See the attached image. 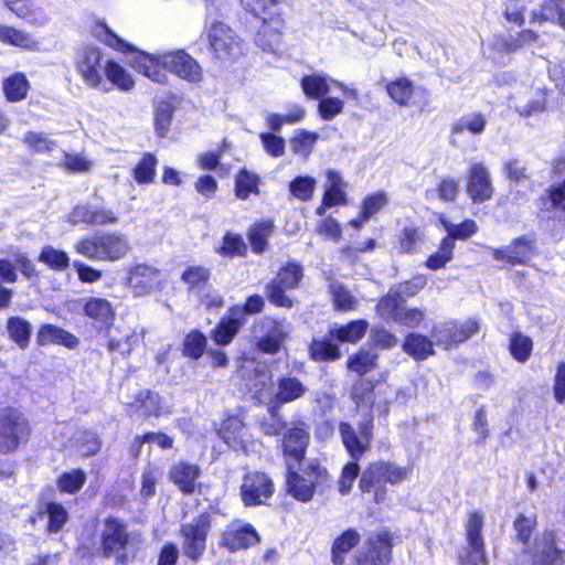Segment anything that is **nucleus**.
I'll return each instance as SVG.
<instances>
[{
  "label": "nucleus",
  "mask_w": 565,
  "mask_h": 565,
  "mask_svg": "<svg viewBox=\"0 0 565 565\" xmlns=\"http://www.w3.org/2000/svg\"><path fill=\"white\" fill-rule=\"evenodd\" d=\"M131 66L159 84H164L168 81L164 71H169L189 83H199L203 76L200 64L183 50L162 54L137 52L131 58Z\"/></svg>",
  "instance_id": "nucleus-1"
},
{
  "label": "nucleus",
  "mask_w": 565,
  "mask_h": 565,
  "mask_svg": "<svg viewBox=\"0 0 565 565\" xmlns=\"http://www.w3.org/2000/svg\"><path fill=\"white\" fill-rule=\"evenodd\" d=\"M139 543L140 534L129 532L122 521L116 518H108L105 521L100 534L102 551L105 557H114L116 563L126 564L129 559V554H134Z\"/></svg>",
  "instance_id": "nucleus-2"
},
{
  "label": "nucleus",
  "mask_w": 565,
  "mask_h": 565,
  "mask_svg": "<svg viewBox=\"0 0 565 565\" xmlns=\"http://www.w3.org/2000/svg\"><path fill=\"white\" fill-rule=\"evenodd\" d=\"M76 253L96 260H119L128 254L130 245L125 234L113 232L85 237L75 244Z\"/></svg>",
  "instance_id": "nucleus-3"
},
{
  "label": "nucleus",
  "mask_w": 565,
  "mask_h": 565,
  "mask_svg": "<svg viewBox=\"0 0 565 565\" xmlns=\"http://www.w3.org/2000/svg\"><path fill=\"white\" fill-rule=\"evenodd\" d=\"M408 469L393 462L379 461L370 465L362 473L359 487L363 492L374 491L375 501L384 499L385 484H397L408 476Z\"/></svg>",
  "instance_id": "nucleus-4"
},
{
  "label": "nucleus",
  "mask_w": 565,
  "mask_h": 565,
  "mask_svg": "<svg viewBox=\"0 0 565 565\" xmlns=\"http://www.w3.org/2000/svg\"><path fill=\"white\" fill-rule=\"evenodd\" d=\"M31 427L24 415L11 407L0 411V451L8 454L26 443Z\"/></svg>",
  "instance_id": "nucleus-5"
},
{
  "label": "nucleus",
  "mask_w": 565,
  "mask_h": 565,
  "mask_svg": "<svg viewBox=\"0 0 565 565\" xmlns=\"http://www.w3.org/2000/svg\"><path fill=\"white\" fill-rule=\"evenodd\" d=\"M106 61L102 51L95 46H83L75 55V68L83 83L92 88L107 90L104 74Z\"/></svg>",
  "instance_id": "nucleus-6"
},
{
  "label": "nucleus",
  "mask_w": 565,
  "mask_h": 565,
  "mask_svg": "<svg viewBox=\"0 0 565 565\" xmlns=\"http://www.w3.org/2000/svg\"><path fill=\"white\" fill-rule=\"evenodd\" d=\"M210 530L211 515L209 513H201L191 522L181 525L182 551L188 558L196 562L202 557Z\"/></svg>",
  "instance_id": "nucleus-7"
},
{
  "label": "nucleus",
  "mask_w": 565,
  "mask_h": 565,
  "mask_svg": "<svg viewBox=\"0 0 565 565\" xmlns=\"http://www.w3.org/2000/svg\"><path fill=\"white\" fill-rule=\"evenodd\" d=\"M290 331L286 320L263 317L253 326L257 348L264 353H276Z\"/></svg>",
  "instance_id": "nucleus-8"
},
{
  "label": "nucleus",
  "mask_w": 565,
  "mask_h": 565,
  "mask_svg": "<svg viewBox=\"0 0 565 565\" xmlns=\"http://www.w3.org/2000/svg\"><path fill=\"white\" fill-rule=\"evenodd\" d=\"M372 419L360 423L358 429L349 423H340L339 431L341 439L351 458L359 460L369 449L372 440Z\"/></svg>",
  "instance_id": "nucleus-9"
},
{
  "label": "nucleus",
  "mask_w": 565,
  "mask_h": 565,
  "mask_svg": "<svg viewBox=\"0 0 565 565\" xmlns=\"http://www.w3.org/2000/svg\"><path fill=\"white\" fill-rule=\"evenodd\" d=\"M392 536L383 530L372 534L356 555V565H386L391 561Z\"/></svg>",
  "instance_id": "nucleus-10"
},
{
  "label": "nucleus",
  "mask_w": 565,
  "mask_h": 565,
  "mask_svg": "<svg viewBox=\"0 0 565 565\" xmlns=\"http://www.w3.org/2000/svg\"><path fill=\"white\" fill-rule=\"evenodd\" d=\"M482 527L483 514L478 511L470 512L466 523L468 550L466 556L461 558V565H479L486 562Z\"/></svg>",
  "instance_id": "nucleus-11"
},
{
  "label": "nucleus",
  "mask_w": 565,
  "mask_h": 565,
  "mask_svg": "<svg viewBox=\"0 0 565 565\" xmlns=\"http://www.w3.org/2000/svg\"><path fill=\"white\" fill-rule=\"evenodd\" d=\"M209 40L215 56L220 60L237 57L243 52L241 39L222 22H216L211 26Z\"/></svg>",
  "instance_id": "nucleus-12"
},
{
  "label": "nucleus",
  "mask_w": 565,
  "mask_h": 565,
  "mask_svg": "<svg viewBox=\"0 0 565 565\" xmlns=\"http://www.w3.org/2000/svg\"><path fill=\"white\" fill-rule=\"evenodd\" d=\"M274 493V483L264 472H248L241 486V495L246 507L266 504Z\"/></svg>",
  "instance_id": "nucleus-13"
},
{
  "label": "nucleus",
  "mask_w": 565,
  "mask_h": 565,
  "mask_svg": "<svg viewBox=\"0 0 565 565\" xmlns=\"http://www.w3.org/2000/svg\"><path fill=\"white\" fill-rule=\"evenodd\" d=\"M308 469L310 472L305 471L308 477L300 476L296 471H292V469H289L287 478L289 493L303 502H307L312 498L315 487L323 480L327 473V471L317 462H310L308 465Z\"/></svg>",
  "instance_id": "nucleus-14"
},
{
  "label": "nucleus",
  "mask_w": 565,
  "mask_h": 565,
  "mask_svg": "<svg viewBox=\"0 0 565 565\" xmlns=\"http://www.w3.org/2000/svg\"><path fill=\"white\" fill-rule=\"evenodd\" d=\"M258 541V533L252 524L235 520L226 525L222 532L220 545L234 553L243 548H248Z\"/></svg>",
  "instance_id": "nucleus-15"
},
{
  "label": "nucleus",
  "mask_w": 565,
  "mask_h": 565,
  "mask_svg": "<svg viewBox=\"0 0 565 565\" xmlns=\"http://www.w3.org/2000/svg\"><path fill=\"white\" fill-rule=\"evenodd\" d=\"M479 329L478 321L468 319L463 322H446L434 328L433 337L438 345L448 349L469 339Z\"/></svg>",
  "instance_id": "nucleus-16"
},
{
  "label": "nucleus",
  "mask_w": 565,
  "mask_h": 565,
  "mask_svg": "<svg viewBox=\"0 0 565 565\" xmlns=\"http://www.w3.org/2000/svg\"><path fill=\"white\" fill-rule=\"evenodd\" d=\"M308 444L309 433L303 424L296 425L285 433L282 448L289 469H294L295 465L305 458Z\"/></svg>",
  "instance_id": "nucleus-17"
},
{
  "label": "nucleus",
  "mask_w": 565,
  "mask_h": 565,
  "mask_svg": "<svg viewBox=\"0 0 565 565\" xmlns=\"http://www.w3.org/2000/svg\"><path fill=\"white\" fill-rule=\"evenodd\" d=\"M563 552L556 546V535L553 531H544L535 537L532 551V565H563Z\"/></svg>",
  "instance_id": "nucleus-18"
},
{
  "label": "nucleus",
  "mask_w": 565,
  "mask_h": 565,
  "mask_svg": "<svg viewBox=\"0 0 565 565\" xmlns=\"http://www.w3.org/2000/svg\"><path fill=\"white\" fill-rule=\"evenodd\" d=\"M127 281L136 295H145L161 281V271L150 265L139 264L129 269Z\"/></svg>",
  "instance_id": "nucleus-19"
},
{
  "label": "nucleus",
  "mask_w": 565,
  "mask_h": 565,
  "mask_svg": "<svg viewBox=\"0 0 565 565\" xmlns=\"http://www.w3.org/2000/svg\"><path fill=\"white\" fill-rule=\"evenodd\" d=\"M467 190L473 201L483 202L492 196L490 173L483 162H475L470 166Z\"/></svg>",
  "instance_id": "nucleus-20"
},
{
  "label": "nucleus",
  "mask_w": 565,
  "mask_h": 565,
  "mask_svg": "<svg viewBox=\"0 0 565 565\" xmlns=\"http://www.w3.org/2000/svg\"><path fill=\"white\" fill-rule=\"evenodd\" d=\"M4 4L30 24L42 26L49 21L46 11L34 0H4Z\"/></svg>",
  "instance_id": "nucleus-21"
},
{
  "label": "nucleus",
  "mask_w": 565,
  "mask_h": 565,
  "mask_svg": "<svg viewBox=\"0 0 565 565\" xmlns=\"http://www.w3.org/2000/svg\"><path fill=\"white\" fill-rule=\"evenodd\" d=\"M201 476V469L195 463L179 461L174 463L169 472L172 482L184 493L191 494L195 491L196 480Z\"/></svg>",
  "instance_id": "nucleus-22"
},
{
  "label": "nucleus",
  "mask_w": 565,
  "mask_h": 565,
  "mask_svg": "<svg viewBox=\"0 0 565 565\" xmlns=\"http://www.w3.org/2000/svg\"><path fill=\"white\" fill-rule=\"evenodd\" d=\"M492 256L497 260H504L510 265L523 264L532 254V244L525 237H520L503 248H493Z\"/></svg>",
  "instance_id": "nucleus-23"
},
{
  "label": "nucleus",
  "mask_w": 565,
  "mask_h": 565,
  "mask_svg": "<svg viewBox=\"0 0 565 565\" xmlns=\"http://www.w3.org/2000/svg\"><path fill=\"white\" fill-rule=\"evenodd\" d=\"M218 436L234 449L245 448L247 430L244 423L236 416H230L221 423Z\"/></svg>",
  "instance_id": "nucleus-24"
},
{
  "label": "nucleus",
  "mask_w": 565,
  "mask_h": 565,
  "mask_svg": "<svg viewBox=\"0 0 565 565\" xmlns=\"http://www.w3.org/2000/svg\"><path fill=\"white\" fill-rule=\"evenodd\" d=\"M284 20L281 18L264 21L259 26L255 43L263 51L274 52L281 39Z\"/></svg>",
  "instance_id": "nucleus-25"
},
{
  "label": "nucleus",
  "mask_w": 565,
  "mask_h": 565,
  "mask_svg": "<svg viewBox=\"0 0 565 565\" xmlns=\"http://www.w3.org/2000/svg\"><path fill=\"white\" fill-rule=\"evenodd\" d=\"M128 407L131 412L143 409L146 416H160L166 412V402L156 392L140 390Z\"/></svg>",
  "instance_id": "nucleus-26"
},
{
  "label": "nucleus",
  "mask_w": 565,
  "mask_h": 565,
  "mask_svg": "<svg viewBox=\"0 0 565 565\" xmlns=\"http://www.w3.org/2000/svg\"><path fill=\"white\" fill-rule=\"evenodd\" d=\"M306 393V385L296 376L284 375L277 380L275 398L280 404L294 402Z\"/></svg>",
  "instance_id": "nucleus-27"
},
{
  "label": "nucleus",
  "mask_w": 565,
  "mask_h": 565,
  "mask_svg": "<svg viewBox=\"0 0 565 565\" xmlns=\"http://www.w3.org/2000/svg\"><path fill=\"white\" fill-rule=\"evenodd\" d=\"M85 315L93 319L99 329L108 328L115 318L110 302L102 298L89 299L84 307Z\"/></svg>",
  "instance_id": "nucleus-28"
},
{
  "label": "nucleus",
  "mask_w": 565,
  "mask_h": 565,
  "mask_svg": "<svg viewBox=\"0 0 565 565\" xmlns=\"http://www.w3.org/2000/svg\"><path fill=\"white\" fill-rule=\"evenodd\" d=\"M38 343L41 345L57 343L72 349L78 344V339L62 328L53 324H45L42 326L38 332Z\"/></svg>",
  "instance_id": "nucleus-29"
},
{
  "label": "nucleus",
  "mask_w": 565,
  "mask_h": 565,
  "mask_svg": "<svg viewBox=\"0 0 565 565\" xmlns=\"http://www.w3.org/2000/svg\"><path fill=\"white\" fill-rule=\"evenodd\" d=\"M433 341L418 333H409L404 343L403 350L415 360H425L434 354Z\"/></svg>",
  "instance_id": "nucleus-30"
},
{
  "label": "nucleus",
  "mask_w": 565,
  "mask_h": 565,
  "mask_svg": "<svg viewBox=\"0 0 565 565\" xmlns=\"http://www.w3.org/2000/svg\"><path fill=\"white\" fill-rule=\"evenodd\" d=\"M369 323L365 320L351 321L344 326H334L330 330V335L341 342L355 343L363 338Z\"/></svg>",
  "instance_id": "nucleus-31"
},
{
  "label": "nucleus",
  "mask_w": 565,
  "mask_h": 565,
  "mask_svg": "<svg viewBox=\"0 0 565 565\" xmlns=\"http://www.w3.org/2000/svg\"><path fill=\"white\" fill-rule=\"evenodd\" d=\"M0 41L26 50L39 47V42L29 33L3 24H0Z\"/></svg>",
  "instance_id": "nucleus-32"
},
{
  "label": "nucleus",
  "mask_w": 565,
  "mask_h": 565,
  "mask_svg": "<svg viewBox=\"0 0 565 565\" xmlns=\"http://www.w3.org/2000/svg\"><path fill=\"white\" fill-rule=\"evenodd\" d=\"M360 541V534L349 529L334 540L332 545V562L334 565H342L345 554L349 553Z\"/></svg>",
  "instance_id": "nucleus-33"
},
{
  "label": "nucleus",
  "mask_w": 565,
  "mask_h": 565,
  "mask_svg": "<svg viewBox=\"0 0 565 565\" xmlns=\"http://www.w3.org/2000/svg\"><path fill=\"white\" fill-rule=\"evenodd\" d=\"M243 8L262 21L280 18L277 0H241Z\"/></svg>",
  "instance_id": "nucleus-34"
},
{
  "label": "nucleus",
  "mask_w": 565,
  "mask_h": 565,
  "mask_svg": "<svg viewBox=\"0 0 565 565\" xmlns=\"http://www.w3.org/2000/svg\"><path fill=\"white\" fill-rule=\"evenodd\" d=\"M329 290L337 310L351 311L356 309L358 299L340 281L331 279Z\"/></svg>",
  "instance_id": "nucleus-35"
},
{
  "label": "nucleus",
  "mask_w": 565,
  "mask_h": 565,
  "mask_svg": "<svg viewBox=\"0 0 565 565\" xmlns=\"http://www.w3.org/2000/svg\"><path fill=\"white\" fill-rule=\"evenodd\" d=\"M319 135L306 129H297L290 139V147L294 153L307 159L312 152Z\"/></svg>",
  "instance_id": "nucleus-36"
},
{
  "label": "nucleus",
  "mask_w": 565,
  "mask_h": 565,
  "mask_svg": "<svg viewBox=\"0 0 565 565\" xmlns=\"http://www.w3.org/2000/svg\"><path fill=\"white\" fill-rule=\"evenodd\" d=\"M487 126V118L480 113H469L461 116L452 126V134L468 131L472 135H481Z\"/></svg>",
  "instance_id": "nucleus-37"
},
{
  "label": "nucleus",
  "mask_w": 565,
  "mask_h": 565,
  "mask_svg": "<svg viewBox=\"0 0 565 565\" xmlns=\"http://www.w3.org/2000/svg\"><path fill=\"white\" fill-rule=\"evenodd\" d=\"M258 175L243 169L235 178V194L238 199L246 200L252 193L258 194Z\"/></svg>",
  "instance_id": "nucleus-38"
},
{
  "label": "nucleus",
  "mask_w": 565,
  "mask_h": 565,
  "mask_svg": "<svg viewBox=\"0 0 565 565\" xmlns=\"http://www.w3.org/2000/svg\"><path fill=\"white\" fill-rule=\"evenodd\" d=\"M301 88L309 98H322L329 93V78L319 74L303 76Z\"/></svg>",
  "instance_id": "nucleus-39"
},
{
  "label": "nucleus",
  "mask_w": 565,
  "mask_h": 565,
  "mask_svg": "<svg viewBox=\"0 0 565 565\" xmlns=\"http://www.w3.org/2000/svg\"><path fill=\"white\" fill-rule=\"evenodd\" d=\"M107 79L121 90H130L135 82L131 75L118 63L107 60L105 74Z\"/></svg>",
  "instance_id": "nucleus-40"
},
{
  "label": "nucleus",
  "mask_w": 565,
  "mask_h": 565,
  "mask_svg": "<svg viewBox=\"0 0 565 565\" xmlns=\"http://www.w3.org/2000/svg\"><path fill=\"white\" fill-rule=\"evenodd\" d=\"M29 87V82L22 73L13 74L3 82V90L10 102H19L25 98Z\"/></svg>",
  "instance_id": "nucleus-41"
},
{
  "label": "nucleus",
  "mask_w": 565,
  "mask_h": 565,
  "mask_svg": "<svg viewBox=\"0 0 565 565\" xmlns=\"http://www.w3.org/2000/svg\"><path fill=\"white\" fill-rule=\"evenodd\" d=\"M247 252V246L239 234L227 232L223 238L216 253L223 257L233 258L236 256H244Z\"/></svg>",
  "instance_id": "nucleus-42"
},
{
  "label": "nucleus",
  "mask_w": 565,
  "mask_h": 565,
  "mask_svg": "<svg viewBox=\"0 0 565 565\" xmlns=\"http://www.w3.org/2000/svg\"><path fill=\"white\" fill-rule=\"evenodd\" d=\"M7 328L10 338L21 349H25L29 345L30 337L32 333V327L26 320L19 317H12L8 320Z\"/></svg>",
  "instance_id": "nucleus-43"
},
{
  "label": "nucleus",
  "mask_w": 565,
  "mask_h": 565,
  "mask_svg": "<svg viewBox=\"0 0 565 565\" xmlns=\"http://www.w3.org/2000/svg\"><path fill=\"white\" fill-rule=\"evenodd\" d=\"M38 259L49 268L57 271H63L70 266L68 255L64 250L56 249L50 245L42 248Z\"/></svg>",
  "instance_id": "nucleus-44"
},
{
  "label": "nucleus",
  "mask_w": 565,
  "mask_h": 565,
  "mask_svg": "<svg viewBox=\"0 0 565 565\" xmlns=\"http://www.w3.org/2000/svg\"><path fill=\"white\" fill-rule=\"evenodd\" d=\"M377 354L369 350H360L358 353L350 356L348 367L350 371L355 372L362 376L376 366Z\"/></svg>",
  "instance_id": "nucleus-45"
},
{
  "label": "nucleus",
  "mask_w": 565,
  "mask_h": 565,
  "mask_svg": "<svg viewBox=\"0 0 565 565\" xmlns=\"http://www.w3.org/2000/svg\"><path fill=\"white\" fill-rule=\"evenodd\" d=\"M455 242L451 237H444L438 252L431 254L427 260L426 266L431 270L444 268L454 256Z\"/></svg>",
  "instance_id": "nucleus-46"
},
{
  "label": "nucleus",
  "mask_w": 565,
  "mask_h": 565,
  "mask_svg": "<svg viewBox=\"0 0 565 565\" xmlns=\"http://www.w3.org/2000/svg\"><path fill=\"white\" fill-rule=\"evenodd\" d=\"M273 232V223L267 221L260 224L254 225L248 233V239L253 252L262 254L265 252L268 245V237Z\"/></svg>",
  "instance_id": "nucleus-47"
},
{
  "label": "nucleus",
  "mask_w": 565,
  "mask_h": 565,
  "mask_svg": "<svg viewBox=\"0 0 565 565\" xmlns=\"http://www.w3.org/2000/svg\"><path fill=\"white\" fill-rule=\"evenodd\" d=\"M415 89L414 84L407 78H398L386 85L387 94L399 105H406Z\"/></svg>",
  "instance_id": "nucleus-48"
},
{
  "label": "nucleus",
  "mask_w": 565,
  "mask_h": 565,
  "mask_svg": "<svg viewBox=\"0 0 565 565\" xmlns=\"http://www.w3.org/2000/svg\"><path fill=\"white\" fill-rule=\"evenodd\" d=\"M404 301L393 289L383 297L376 306L377 313L385 320L396 321V316L401 312Z\"/></svg>",
  "instance_id": "nucleus-49"
},
{
  "label": "nucleus",
  "mask_w": 565,
  "mask_h": 565,
  "mask_svg": "<svg viewBox=\"0 0 565 565\" xmlns=\"http://www.w3.org/2000/svg\"><path fill=\"white\" fill-rule=\"evenodd\" d=\"M316 185L313 177L299 175L289 183V191L294 198L305 202L313 196Z\"/></svg>",
  "instance_id": "nucleus-50"
},
{
  "label": "nucleus",
  "mask_w": 565,
  "mask_h": 565,
  "mask_svg": "<svg viewBox=\"0 0 565 565\" xmlns=\"http://www.w3.org/2000/svg\"><path fill=\"white\" fill-rule=\"evenodd\" d=\"M309 353L315 361H334L340 358L339 348L327 340H313Z\"/></svg>",
  "instance_id": "nucleus-51"
},
{
  "label": "nucleus",
  "mask_w": 565,
  "mask_h": 565,
  "mask_svg": "<svg viewBox=\"0 0 565 565\" xmlns=\"http://www.w3.org/2000/svg\"><path fill=\"white\" fill-rule=\"evenodd\" d=\"M157 158L152 153H145L134 169L135 180L142 183H151L156 175Z\"/></svg>",
  "instance_id": "nucleus-52"
},
{
  "label": "nucleus",
  "mask_w": 565,
  "mask_h": 565,
  "mask_svg": "<svg viewBox=\"0 0 565 565\" xmlns=\"http://www.w3.org/2000/svg\"><path fill=\"white\" fill-rule=\"evenodd\" d=\"M211 271L201 265H193L185 268L181 275V279L190 288H201L210 280Z\"/></svg>",
  "instance_id": "nucleus-53"
},
{
  "label": "nucleus",
  "mask_w": 565,
  "mask_h": 565,
  "mask_svg": "<svg viewBox=\"0 0 565 565\" xmlns=\"http://www.w3.org/2000/svg\"><path fill=\"white\" fill-rule=\"evenodd\" d=\"M533 349L532 340L521 333H514L510 339V352L512 356L524 363L529 360Z\"/></svg>",
  "instance_id": "nucleus-54"
},
{
  "label": "nucleus",
  "mask_w": 565,
  "mask_h": 565,
  "mask_svg": "<svg viewBox=\"0 0 565 565\" xmlns=\"http://www.w3.org/2000/svg\"><path fill=\"white\" fill-rule=\"evenodd\" d=\"M303 277V269L300 264L289 262L278 271L277 279L282 282L285 288H297Z\"/></svg>",
  "instance_id": "nucleus-55"
},
{
  "label": "nucleus",
  "mask_w": 565,
  "mask_h": 565,
  "mask_svg": "<svg viewBox=\"0 0 565 565\" xmlns=\"http://www.w3.org/2000/svg\"><path fill=\"white\" fill-rule=\"evenodd\" d=\"M527 94L531 98H529L526 102H523L521 98H519L516 104V109L522 116H530L535 111H541L545 105L544 93L541 88H531Z\"/></svg>",
  "instance_id": "nucleus-56"
},
{
  "label": "nucleus",
  "mask_w": 565,
  "mask_h": 565,
  "mask_svg": "<svg viewBox=\"0 0 565 565\" xmlns=\"http://www.w3.org/2000/svg\"><path fill=\"white\" fill-rule=\"evenodd\" d=\"M239 321L236 319L222 320L212 333L215 343L228 344L239 330Z\"/></svg>",
  "instance_id": "nucleus-57"
},
{
  "label": "nucleus",
  "mask_w": 565,
  "mask_h": 565,
  "mask_svg": "<svg viewBox=\"0 0 565 565\" xmlns=\"http://www.w3.org/2000/svg\"><path fill=\"white\" fill-rule=\"evenodd\" d=\"M94 34L97 39L104 42L106 45L117 51H130L132 47L117 34H115L106 24L100 23L96 25Z\"/></svg>",
  "instance_id": "nucleus-58"
},
{
  "label": "nucleus",
  "mask_w": 565,
  "mask_h": 565,
  "mask_svg": "<svg viewBox=\"0 0 565 565\" xmlns=\"http://www.w3.org/2000/svg\"><path fill=\"white\" fill-rule=\"evenodd\" d=\"M86 481V475L82 470H72L64 472L57 480V487L61 491L76 493L82 489Z\"/></svg>",
  "instance_id": "nucleus-59"
},
{
  "label": "nucleus",
  "mask_w": 565,
  "mask_h": 565,
  "mask_svg": "<svg viewBox=\"0 0 565 565\" xmlns=\"http://www.w3.org/2000/svg\"><path fill=\"white\" fill-rule=\"evenodd\" d=\"M427 284L425 275L414 276L411 280L395 285L392 289L405 302L407 298L417 295Z\"/></svg>",
  "instance_id": "nucleus-60"
},
{
  "label": "nucleus",
  "mask_w": 565,
  "mask_h": 565,
  "mask_svg": "<svg viewBox=\"0 0 565 565\" xmlns=\"http://www.w3.org/2000/svg\"><path fill=\"white\" fill-rule=\"evenodd\" d=\"M441 223L448 233L446 237H451L454 242L456 238L467 239L477 232V224L472 220H466L460 224H452L443 218Z\"/></svg>",
  "instance_id": "nucleus-61"
},
{
  "label": "nucleus",
  "mask_w": 565,
  "mask_h": 565,
  "mask_svg": "<svg viewBox=\"0 0 565 565\" xmlns=\"http://www.w3.org/2000/svg\"><path fill=\"white\" fill-rule=\"evenodd\" d=\"M206 347V339L200 331L190 332L183 343V353L194 360L199 359Z\"/></svg>",
  "instance_id": "nucleus-62"
},
{
  "label": "nucleus",
  "mask_w": 565,
  "mask_h": 565,
  "mask_svg": "<svg viewBox=\"0 0 565 565\" xmlns=\"http://www.w3.org/2000/svg\"><path fill=\"white\" fill-rule=\"evenodd\" d=\"M287 289L288 288H285L282 282L275 278L266 287L267 298L278 307L291 308L292 300L285 294Z\"/></svg>",
  "instance_id": "nucleus-63"
},
{
  "label": "nucleus",
  "mask_w": 565,
  "mask_h": 565,
  "mask_svg": "<svg viewBox=\"0 0 565 565\" xmlns=\"http://www.w3.org/2000/svg\"><path fill=\"white\" fill-rule=\"evenodd\" d=\"M541 18L544 20H558L561 25H564L565 0H545L542 6Z\"/></svg>",
  "instance_id": "nucleus-64"
}]
</instances>
